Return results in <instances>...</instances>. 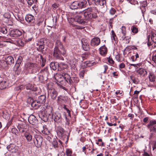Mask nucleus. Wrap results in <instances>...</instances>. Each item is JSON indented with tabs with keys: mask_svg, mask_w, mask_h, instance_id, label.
I'll return each mask as SVG.
<instances>
[{
	"mask_svg": "<svg viewBox=\"0 0 156 156\" xmlns=\"http://www.w3.org/2000/svg\"><path fill=\"white\" fill-rule=\"evenodd\" d=\"M58 77H60L61 78H64L68 83L70 85H73V83H77L79 81V79L78 77H73L71 78L69 75L66 73H62V75L58 74V76H56V80H58Z\"/></svg>",
	"mask_w": 156,
	"mask_h": 156,
	"instance_id": "1",
	"label": "nucleus"
},
{
	"mask_svg": "<svg viewBox=\"0 0 156 156\" xmlns=\"http://www.w3.org/2000/svg\"><path fill=\"white\" fill-rule=\"evenodd\" d=\"M83 14L86 20H90L92 18H95L97 17L94 9L88 8L84 11Z\"/></svg>",
	"mask_w": 156,
	"mask_h": 156,
	"instance_id": "2",
	"label": "nucleus"
},
{
	"mask_svg": "<svg viewBox=\"0 0 156 156\" xmlns=\"http://www.w3.org/2000/svg\"><path fill=\"white\" fill-rule=\"evenodd\" d=\"M66 53V51L65 49L54 48L53 55L56 59L63 60H64V58L62 56L64 55Z\"/></svg>",
	"mask_w": 156,
	"mask_h": 156,
	"instance_id": "3",
	"label": "nucleus"
},
{
	"mask_svg": "<svg viewBox=\"0 0 156 156\" xmlns=\"http://www.w3.org/2000/svg\"><path fill=\"white\" fill-rule=\"evenodd\" d=\"M87 3L86 1L79 2H73L70 4L69 7L72 9L83 8L86 7Z\"/></svg>",
	"mask_w": 156,
	"mask_h": 156,
	"instance_id": "4",
	"label": "nucleus"
},
{
	"mask_svg": "<svg viewBox=\"0 0 156 156\" xmlns=\"http://www.w3.org/2000/svg\"><path fill=\"white\" fill-rule=\"evenodd\" d=\"M25 66L29 72L31 73H36L39 68L37 64L32 63H27Z\"/></svg>",
	"mask_w": 156,
	"mask_h": 156,
	"instance_id": "5",
	"label": "nucleus"
},
{
	"mask_svg": "<svg viewBox=\"0 0 156 156\" xmlns=\"http://www.w3.org/2000/svg\"><path fill=\"white\" fill-rule=\"evenodd\" d=\"M22 32L18 29H14L10 30L9 33V36L13 37L14 40L20 36L22 34Z\"/></svg>",
	"mask_w": 156,
	"mask_h": 156,
	"instance_id": "6",
	"label": "nucleus"
},
{
	"mask_svg": "<svg viewBox=\"0 0 156 156\" xmlns=\"http://www.w3.org/2000/svg\"><path fill=\"white\" fill-rule=\"evenodd\" d=\"M34 141L35 146L39 148L42 145L43 138L41 136L36 134L34 136Z\"/></svg>",
	"mask_w": 156,
	"mask_h": 156,
	"instance_id": "7",
	"label": "nucleus"
},
{
	"mask_svg": "<svg viewBox=\"0 0 156 156\" xmlns=\"http://www.w3.org/2000/svg\"><path fill=\"white\" fill-rule=\"evenodd\" d=\"M68 100V98L67 96L60 95L58 97L57 102L58 104L64 105L66 103Z\"/></svg>",
	"mask_w": 156,
	"mask_h": 156,
	"instance_id": "8",
	"label": "nucleus"
},
{
	"mask_svg": "<svg viewBox=\"0 0 156 156\" xmlns=\"http://www.w3.org/2000/svg\"><path fill=\"white\" fill-rule=\"evenodd\" d=\"M57 132L58 136L62 138L67 137L66 135L67 132L61 126L57 127Z\"/></svg>",
	"mask_w": 156,
	"mask_h": 156,
	"instance_id": "9",
	"label": "nucleus"
},
{
	"mask_svg": "<svg viewBox=\"0 0 156 156\" xmlns=\"http://www.w3.org/2000/svg\"><path fill=\"white\" fill-rule=\"evenodd\" d=\"M147 127L150 132H155L156 131V120L154 119L150 121L147 125Z\"/></svg>",
	"mask_w": 156,
	"mask_h": 156,
	"instance_id": "10",
	"label": "nucleus"
},
{
	"mask_svg": "<svg viewBox=\"0 0 156 156\" xmlns=\"http://www.w3.org/2000/svg\"><path fill=\"white\" fill-rule=\"evenodd\" d=\"M45 41L46 40L45 38H42L37 42L36 45L38 46V47L37 48L38 51H41L44 48V43Z\"/></svg>",
	"mask_w": 156,
	"mask_h": 156,
	"instance_id": "11",
	"label": "nucleus"
},
{
	"mask_svg": "<svg viewBox=\"0 0 156 156\" xmlns=\"http://www.w3.org/2000/svg\"><path fill=\"white\" fill-rule=\"evenodd\" d=\"M88 2L90 1H92L97 6H101V8L104 7L106 5V0H88Z\"/></svg>",
	"mask_w": 156,
	"mask_h": 156,
	"instance_id": "12",
	"label": "nucleus"
},
{
	"mask_svg": "<svg viewBox=\"0 0 156 156\" xmlns=\"http://www.w3.org/2000/svg\"><path fill=\"white\" fill-rule=\"evenodd\" d=\"M26 21L31 25L34 26L35 22L34 17L31 14L27 15L25 17Z\"/></svg>",
	"mask_w": 156,
	"mask_h": 156,
	"instance_id": "13",
	"label": "nucleus"
},
{
	"mask_svg": "<svg viewBox=\"0 0 156 156\" xmlns=\"http://www.w3.org/2000/svg\"><path fill=\"white\" fill-rule=\"evenodd\" d=\"M7 42L21 46L24 45V42L21 39L19 38H17L14 40L11 39L9 41H7Z\"/></svg>",
	"mask_w": 156,
	"mask_h": 156,
	"instance_id": "14",
	"label": "nucleus"
},
{
	"mask_svg": "<svg viewBox=\"0 0 156 156\" xmlns=\"http://www.w3.org/2000/svg\"><path fill=\"white\" fill-rule=\"evenodd\" d=\"M81 41L82 43V47L83 50L85 51L89 50L90 46L87 40L85 39H83Z\"/></svg>",
	"mask_w": 156,
	"mask_h": 156,
	"instance_id": "15",
	"label": "nucleus"
},
{
	"mask_svg": "<svg viewBox=\"0 0 156 156\" xmlns=\"http://www.w3.org/2000/svg\"><path fill=\"white\" fill-rule=\"evenodd\" d=\"M48 92L50 94L52 99L55 100L56 99L58 94V92L56 90L54 89H51L48 90Z\"/></svg>",
	"mask_w": 156,
	"mask_h": 156,
	"instance_id": "16",
	"label": "nucleus"
},
{
	"mask_svg": "<svg viewBox=\"0 0 156 156\" xmlns=\"http://www.w3.org/2000/svg\"><path fill=\"white\" fill-rule=\"evenodd\" d=\"M74 21L77 22L78 23L83 24L86 22L85 19H83L81 15L80 14L77 15L74 18Z\"/></svg>",
	"mask_w": 156,
	"mask_h": 156,
	"instance_id": "17",
	"label": "nucleus"
},
{
	"mask_svg": "<svg viewBox=\"0 0 156 156\" xmlns=\"http://www.w3.org/2000/svg\"><path fill=\"white\" fill-rule=\"evenodd\" d=\"M90 43L92 46H97L100 43V39L98 37H95L91 40Z\"/></svg>",
	"mask_w": 156,
	"mask_h": 156,
	"instance_id": "18",
	"label": "nucleus"
},
{
	"mask_svg": "<svg viewBox=\"0 0 156 156\" xmlns=\"http://www.w3.org/2000/svg\"><path fill=\"white\" fill-rule=\"evenodd\" d=\"M28 126L26 123L19 124L17 126V128L20 132L23 133L27 129Z\"/></svg>",
	"mask_w": 156,
	"mask_h": 156,
	"instance_id": "19",
	"label": "nucleus"
},
{
	"mask_svg": "<svg viewBox=\"0 0 156 156\" xmlns=\"http://www.w3.org/2000/svg\"><path fill=\"white\" fill-rule=\"evenodd\" d=\"M52 111V108L49 106L45 110L44 112L49 118L53 119V115Z\"/></svg>",
	"mask_w": 156,
	"mask_h": 156,
	"instance_id": "20",
	"label": "nucleus"
},
{
	"mask_svg": "<svg viewBox=\"0 0 156 156\" xmlns=\"http://www.w3.org/2000/svg\"><path fill=\"white\" fill-rule=\"evenodd\" d=\"M38 115L40 118L44 122L47 121L49 118L47 116L45 112H43L40 111L38 112Z\"/></svg>",
	"mask_w": 156,
	"mask_h": 156,
	"instance_id": "21",
	"label": "nucleus"
},
{
	"mask_svg": "<svg viewBox=\"0 0 156 156\" xmlns=\"http://www.w3.org/2000/svg\"><path fill=\"white\" fill-rule=\"evenodd\" d=\"M4 59L8 65H9L11 66L13 64L14 62L13 57L11 55L5 56L4 57Z\"/></svg>",
	"mask_w": 156,
	"mask_h": 156,
	"instance_id": "22",
	"label": "nucleus"
},
{
	"mask_svg": "<svg viewBox=\"0 0 156 156\" xmlns=\"http://www.w3.org/2000/svg\"><path fill=\"white\" fill-rule=\"evenodd\" d=\"M8 150L12 153H16L17 151L18 150L15 145L11 144L7 147Z\"/></svg>",
	"mask_w": 156,
	"mask_h": 156,
	"instance_id": "23",
	"label": "nucleus"
},
{
	"mask_svg": "<svg viewBox=\"0 0 156 156\" xmlns=\"http://www.w3.org/2000/svg\"><path fill=\"white\" fill-rule=\"evenodd\" d=\"M46 99V97L45 95H41L38 97L37 101L39 104H43L45 102Z\"/></svg>",
	"mask_w": 156,
	"mask_h": 156,
	"instance_id": "24",
	"label": "nucleus"
},
{
	"mask_svg": "<svg viewBox=\"0 0 156 156\" xmlns=\"http://www.w3.org/2000/svg\"><path fill=\"white\" fill-rule=\"evenodd\" d=\"M28 121L30 124L34 125L36 124L37 122L36 117L33 115H31L29 116L28 118Z\"/></svg>",
	"mask_w": 156,
	"mask_h": 156,
	"instance_id": "25",
	"label": "nucleus"
},
{
	"mask_svg": "<svg viewBox=\"0 0 156 156\" xmlns=\"http://www.w3.org/2000/svg\"><path fill=\"white\" fill-rule=\"evenodd\" d=\"M100 54L103 56H105L107 54L108 51L107 48L105 45H104L99 48Z\"/></svg>",
	"mask_w": 156,
	"mask_h": 156,
	"instance_id": "26",
	"label": "nucleus"
},
{
	"mask_svg": "<svg viewBox=\"0 0 156 156\" xmlns=\"http://www.w3.org/2000/svg\"><path fill=\"white\" fill-rule=\"evenodd\" d=\"M53 119L55 122H60L62 121V118L60 113H55L53 116Z\"/></svg>",
	"mask_w": 156,
	"mask_h": 156,
	"instance_id": "27",
	"label": "nucleus"
},
{
	"mask_svg": "<svg viewBox=\"0 0 156 156\" xmlns=\"http://www.w3.org/2000/svg\"><path fill=\"white\" fill-rule=\"evenodd\" d=\"M136 73L138 75L144 76L147 74V71L142 68H140L136 70Z\"/></svg>",
	"mask_w": 156,
	"mask_h": 156,
	"instance_id": "28",
	"label": "nucleus"
},
{
	"mask_svg": "<svg viewBox=\"0 0 156 156\" xmlns=\"http://www.w3.org/2000/svg\"><path fill=\"white\" fill-rule=\"evenodd\" d=\"M26 89L27 90H30L34 91H36L37 90V88L34 87V85L31 83H29L26 85Z\"/></svg>",
	"mask_w": 156,
	"mask_h": 156,
	"instance_id": "29",
	"label": "nucleus"
},
{
	"mask_svg": "<svg viewBox=\"0 0 156 156\" xmlns=\"http://www.w3.org/2000/svg\"><path fill=\"white\" fill-rule=\"evenodd\" d=\"M50 66L53 70H55L57 68L58 69L59 64L57 62H51L50 63Z\"/></svg>",
	"mask_w": 156,
	"mask_h": 156,
	"instance_id": "30",
	"label": "nucleus"
},
{
	"mask_svg": "<svg viewBox=\"0 0 156 156\" xmlns=\"http://www.w3.org/2000/svg\"><path fill=\"white\" fill-rule=\"evenodd\" d=\"M54 48H58L59 49H65L64 48L63 45L62 44L61 42L59 40H57L56 41V44Z\"/></svg>",
	"mask_w": 156,
	"mask_h": 156,
	"instance_id": "31",
	"label": "nucleus"
},
{
	"mask_svg": "<svg viewBox=\"0 0 156 156\" xmlns=\"http://www.w3.org/2000/svg\"><path fill=\"white\" fill-rule=\"evenodd\" d=\"M31 105L32 107L34 108L35 109H37L39 108L41 106V104H39L37 102V101H34L32 102L31 103Z\"/></svg>",
	"mask_w": 156,
	"mask_h": 156,
	"instance_id": "32",
	"label": "nucleus"
},
{
	"mask_svg": "<svg viewBox=\"0 0 156 156\" xmlns=\"http://www.w3.org/2000/svg\"><path fill=\"white\" fill-rule=\"evenodd\" d=\"M8 86V83L6 81L0 82V89H3L6 88Z\"/></svg>",
	"mask_w": 156,
	"mask_h": 156,
	"instance_id": "33",
	"label": "nucleus"
},
{
	"mask_svg": "<svg viewBox=\"0 0 156 156\" xmlns=\"http://www.w3.org/2000/svg\"><path fill=\"white\" fill-rule=\"evenodd\" d=\"M92 63L89 61L85 62L82 64V66L83 68H87L91 66H92Z\"/></svg>",
	"mask_w": 156,
	"mask_h": 156,
	"instance_id": "34",
	"label": "nucleus"
},
{
	"mask_svg": "<svg viewBox=\"0 0 156 156\" xmlns=\"http://www.w3.org/2000/svg\"><path fill=\"white\" fill-rule=\"evenodd\" d=\"M24 136L28 142H30L31 140L32 136L30 133L26 132L24 134Z\"/></svg>",
	"mask_w": 156,
	"mask_h": 156,
	"instance_id": "35",
	"label": "nucleus"
},
{
	"mask_svg": "<svg viewBox=\"0 0 156 156\" xmlns=\"http://www.w3.org/2000/svg\"><path fill=\"white\" fill-rule=\"evenodd\" d=\"M40 72L42 74V76H48L49 74L47 67L41 69Z\"/></svg>",
	"mask_w": 156,
	"mask_h": 156,
	"instance_id": "36",
	"label": "nucleus"
},
{
	"mask_svg": "<svg viewBox=\"0 0 156 156\" xmlns=\"http://www.w3.org/2000/svg\"><path fill=\"white\" fill-rule=\"evenodd\" d=\"M8 65L5 60H0V67L1 68L5 69L7 67Z\"/></svg>",
	"mask_w": 156,
	"mask_h": 156,
	"instance_id": "37",
	"label": "nucleus"
},
{
	"mask_svg": "<svg viewBox=\"0 0 156 156\" xmlns=\"http://www.w3.org/2000/svg\"><path fill=\"white\" fill-rule=\"evenodd\" d=\"M149 78L151 82H154L155 80V77L154 73L150 72L149 74Z\"/></svg>",
	"mask_w": 156,
	"mask_h": 156,
	"instance_id": "38",
	"label": "nucleus"
},
{
	"mask_svg": "<svg viewBox=\"0 0 156 156\" xmlns=\"http://www.w3.org/2000/svg\"><path fill=\"white\" fill-rule=\"evenodd\" d=\"M41 131L44 134L49 135L50 134L49 130L46 127H44V126L42 127L41 129Z\"/></svg>",
	"mask_w": 156,
	"mask_h": 156,
	"instance_id": "39",
	"label": "nucleus"
},
{
	"mask_svg": "<svg viewBox=\"0 0 156 156\" xmlns=\"http://www.w3.org/2000/svg\"><path fill=\"white\" fill-rule=\"evenodd\" d=\"M67 67V65L65 63L61 62L59 64L58 70H61L62 69H66Z\"/></svg>",
	"mask_w": 156,
	"mask_h": 156,
	"instance_id": "40",
	"label": "nucleus"
},
{
	"mask_svg": "<svg viewBox=\"0 0 156 156\" xmlns=\"http://www.w3.org/2000/svg\"><path fill=\"white\" fill-rule=\"evenodd\" d=\"M131 29L132 32L134 34H136L138 32V28L135 25H133L132 26Z\"/></svg>",
	"mask_w": 156,
	"mask_h": 156,
	"instance_id": "41",
	"label": "nucleus"
},
{
	"mask_svg": "<svg viewBox=\"0 0 156 156\" xmlns=\"http://www.w3.org/2000/svg\"><path fill=\"white\" fill-rule=\"evenodd\" d=\"M0 32L3 34H7L8 32L7 30L5 27L1 26L0 27Z\"/></svg>",
	"mask_w": 156,
	"mask_h": 156,
	"instance_id": "42",
	"label": "nucleus"
},
{
	"mask_svg": "<svg viewBox=\"0 0 156 156\" xmlns=\"http://www.w3.org/2000/svg\"><path fill=\"white\" fill-rule=\"evenodd\" d=\"M130 78L133 83L136 84H138L139 83V81L138 80L137 78H136L134 76H130Z\"/></svg>",
	"mask_w": 156,
	"mask_h": 156,
	"instance_id": "43",
	"label": "nucleus"
},
{
	"mask_svg": "<svg viewBox=\"0 0 156 156\" xmlns=\"http://www.w3.org/2000/svg\"><path fill=\"white\" fill-rule=\"evenodd\" d=\"M141 4H142V7L140 8V9L143 12V9L142 8L144 9L146 6L147 5V2L146 0L143 1L142 2H141Z\"/></svg>",
	"mask_w": 156,
	"mask_h": 156,
	"instance_id": "44",
	"label": "nucleus"
},
{
	"mask_svg": "<svg viewBox=\"0 0 156 156\" xmlns=\"http://www.w3.org/2000/svg\"><path fill=\"white\" fill-rule=\"evenodd\" d=\"M121 33L123 34V36H125L126 35V27L124 26H122L121 28Z\"/></svg>",
	"mask_w": 156,
	"mask_h": 156,
	"instance_id": "45",
	"label": "nucleus"
},
{
	"mask_svg": "<svg viewBox=\"0 0 156 156\" xmlns=\"http://www.w3.org/2000/svg\"><path fill=\"white\" fill-rule=\"evenodd\" d=\"M66 152L67 156H72L73 152L71 149L67 148L66 149Z\"/></svg>",
	"mask_w": 156,
	"mask_h": 156,
	"instance_id": "46",
	"label": "nucleus"
},
{
	"mask_svg": "<svg viewBox=\"0 0 156 156\" xmlns=\"http://www.w3.org/2000/svg\"><path fill=\"white\" fill-rule=\"evenodd\" d=\"M130 38L128 37H125L123 38V40L126 44H128L130 41Z\"/></svg>",
	"mask_w": 156,
	"mask_h": 156,
	"instance_id": "47",
	"label": "nucleus"
},
{
	"mask_svg": "<svg viewBox=\"0 0 156 156\" xmlns=\"http://www.w3.org/2000/svg\"><path fill=\"white\" fill-rule=\"evenodd\" d=\"M12 133L15 134L16 136H17L18 135L19 132L17 129L15 128H13L11 130Z\"/></svg>",
	"mask_w": 156,
	"mask_h": 156,
	"instance_id": "48",
	"label": "nucleus"
},
{
	"mask_svg": "<svg viewBox=\"0 0 156 156\" xmlns=\"http://www.w3.org/2000/svg\"><path fill=\"white\" fill-rule=\"evenodd\" d=\"M112 34V36L111 37L112 39V40H114V41H115L117 40V37L116 35L113 30H112L111 31Z\"/></svg>",
	"mask_w": 156,
	"mask_h": 156,
	"instance_id": "49",
	"label": "nucleus"
},
{
	"mask_svg": "<svg viewBox=\"0 0 156 156\" xmlns=\"http://www.w3.org/2000/svg\"><path fill=\"white\" fill-rule=\"evenodd\" d=\"M87 71L85 69H83L81 70L79 73L80 76V77L83 78L84 74Z\"/></svg>",
	"mask_w": 156,
	"mask_h": 156,
	"instance_id": "50",
	"label": "nucleus"
},
{
	"mask_svg": "<svg viewBox=\"0 0 156 156\" xmlns=\"http://www.w3.org/2000/svg\"><path fill=\"white\" fill-rule=\"evenodd\" d=\"M3 16L5 18L9 19L11 18V15L9 12H7L4 14Z\"/></svg>",
	"mask_w": 156,
	"mask_h": 156,
	"instance_id": "51",
	"label": "nucleus"
},
{
	"mask_svg": "<svg viewBox=\"0 0 156 156\" xmlns=\"http://www.w3.org/2000/svg\"><path fill=\"white\" fill-rule=\"evenodd\" d=\"M108 61L111 66H112L114 63V61L112 58L110 57L107 58Z\"/></svg>",
	"mask_w": 156,
	"mask_h": 156,
	"instance_id": "52",
	"label": "nucleus"
},
{
	"mask_svg": "<svg viewBox=\"0 0 156 156\" xmlns=\"http://www.w3.org/2000/svg\"><path fill=\"white\" fill-rule=\"evenodd\" d=\"M151 39L154 42L156 43V34H152Z\"/></svg>",
	"mask_w": 156,
	"mask_h": 156,
	"instance_id": "53",
	"label": "nucleus"
},
{
	"mask_svg": "<svg viewBox=\"0 0 156 156\" xmlns=\"http://www.w3.org/2000/svg\"><path fill=\"white\" fill-rule=\"evenodd\" d=\"M53 146L55 147L56 148L58 147V143L57 141L55 139H54L52 142Z\"/></svg>",
	"mask_w": 156,
	"mask_h": 156,
	"instance_id": "54",
	"label": "nucleus"
},
{
	"mask_svg": "<svg viewBox=\"0 0 156 156\" xmlns=\"http://www.w3.org/2000/svg\"><path fill=\"white\" fill-rule=\"evenodd\" d=\"M22 57L21 56H19L18 58L16 63L20 65L21 62H22Z\"/></svg>",
	"mask_w": 156,
	"mask_h": 156,
	"instance_id": "55",
	"label": "nucleus"
},
{
	"mask_svg": "<svg viewBox=\"0 0 156 156\" xmlns=\"http://www.w3.org/2000/svg\"><path fill=\"white\" fill-rule=\"evenodd\" d=\"M20 66V64L16 63L13 68L14 70L15 71H17L18 69Z\"/></svg>",
	"mask_w": 156,
	"mask_h": 156,
	"instance_id": "56",
	"label": "nucleus"
},
{
	"mask_svg": "<svg viewBox=\"0 0 156 156\" xmlns=\"http://www.w3.org/2000/svg\"><path fill=\"white\" fill-rule=\"evenodd\" d=\"M113 22V18L109 20V28H112V24Z\"/></svg>",
	"mask_w": 156,
	"mask_h": 156,
	"instance_id": "57",
	"label": "nucleus"
},
{
	"mask_svg": "<svg viewBox=\"0 0 156 156\" xmlns=\"http://www.w3.org/2000/svg\"><path fill=\"white\" fill-rule=\"evenodd\" d=\"M110 13L112 15H114L115 14L116 11L113 8H112L109 11Z\"/></svg>",
	"mask_w": 156,
	"mask_h": 156,
	"instance_id": "58",
	"label": "nucleus"
},
{
	"mask_svg": "<svg viewBox=\"0 0 156 156\" xmlns=\"http://www.w3.org/2000/svg\"><path fill=\"white\" fill-rule=\"evenodd\" d=\"M153 150L154 151H156V142L155 141L153 142L152 145Z\"/></svg>",
	"mask_w": 156,
	"mask_h": 156,
	"instance_id": "59",
	"label": "nucleus"
},
{
	"mask_svg": "<svg viewBox=\"0 0 156 156\" xmlns=\"http://www.w3.org/2000/svg\"><path fill=\"white\" fill-rule=\"evenodd\" d=\"M36 1L37 0H28L27 1L28 4L30 5H31L34 2V1Z\"/></svg>",
	"mask_w": 156,
	"mask_h": 156,
	"instance_id": "60",
	"label": "nucleus"
},
{
	"mask_svg": "<svg viewBox=\"0 0 156 156\" xmlns=\"http://www.w3.org/2000/svg\"><path fill=\"white\" fill-rule=\"evenodd\" d=\"M130 65L131 66H133L135 67H136L137 68L138 67H139L141 66V64L140 63H139L136 64H130Z\"/></svg>",
	"mask_w": 156,
	"mask_h": 156,
	"instance_id": "61",
	"label": "nucleus"
},
{
	"mask_svg": "<svg viewBox=\"0 0 156 156\" xmlns=\"http://www.w3.org/2000/svg\"><path fill=\"white\" fill-rule=\"evenodd\" d=\"M65 118L66 120V125H69L70 124V120L67 118L66 115H65Z\"/></svg>",
	"mask_w": 156,
	"mask_h": 156,
	"instance_id": "62",
	"label": "nucleus"
},
{
	"mask_svg": "<svg viewBox=\"0 0 156 156\" xmlns=\"http://www.w3.org/2000/svg\"><path fill=\"white\" fill-rule=\"evenodd\" d=\"M128 117L130 118V119H133L134 117V115L133 114H129L128 115Z\"/></svg>",
	"mask_w": 156,
	"mask_h": 156,
	"instance_id": "63",
	"label": "nucleus"
},
{
	"mask_svg": "<svg viewBox=\"0 0 156 156\" xmlns=\"http://www.w3.org/2000/svg\"><path fill=\"white\" fill-rule=\"evenodd\" d=\"M31 101H32V102L33 101L32 98H29L27 99V102L29 104L30 103H31Z\"/></svg>",
	"mask_w": 156,
	"mask_h": 156,
	"instance_id": "64",
	"label": "nucleus"
}]
</instances>
